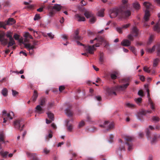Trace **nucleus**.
<instances>
[{
  "label": "nucleus",
  "mask_w": 160,
  "mask_h": 160,
  "mask_svg": "<svg viewBox=\"0 0 160 160\" xmlns=\"http://www.w3.org/2000/svg\"><path fill=\"white\" fill-rule=\"evenodd\" d=\"M128 0H122V4L119 7L111 9L110 11V16L111 18L116 17L119 14L122 18H126L130 16L131 12L128 10L125 11L127 8Z\"/></svg>",
  "instance_id": "f257e3e1"
},
{
  "label": "nucleus",
  "mask_w": 160,
  "mask_h": 160,
  "mask_svg": "<svg viewBox=\"0 0 160 160\" xmlns=\"http://www.w3.org/2000/svg\"><path fill=\"white\" fill-rule=\"evenodd\" d=\"M130 81V78H124L122 79L120 81L121 83H125L122 85H119L113 87L108 90V92L109 95L114 94L116 95V91H123L125 90L129 86V82Z\"/></svg>",
  "instance_id": "f03ea898"
},
{
  "label": "nucleus",
  "mask_w": 160,
  "mask_h": 160,
  "mask_svg": "<svg viewBox=\"0 0 160 160\" xmlns=\"http://www.w3.org/2000/svg\"><path fill=\"white\" fill-rule=\"evenodd\" d=\"M78 45L83 46H84V48L86 51L88 53L91 54H93L94 52L96 50L95 47H98L99 46V43H97L92 46L88 45L85 46V45L78 41L77 42Z\"/></svg>",
  "instance_id": "7ed1b4c3"
},
{
  "label": "nucleus",
  "mask_w": 160,
  "mask_h": 160,
  "mask_svg": "<svg viewBox=\"0 0 160 160\" xmlns=\"http://www.w3.org/2000/svg\"><path fill=\"white\" fill-rule=\"evenodd\" d=\"M143 5L146 9L145 11L144 19L145 21H148L150 16V12L152 8V6L150 3L148 2H144Z\"/></svg>",
  "instance_id": "20e7f679"
},
{
  "label": "nucleus",
  "mask_w": 160,
  "mask_h": 160,
  "mask_svg": "<svg viewBox=\"0 0 160 160\" xmlns=\"http://www.w3.org/2000/svg\"><path fill=\"white\" fill-rule=\"evenodd\" d=\"M99 126L101 128H106V130L103 131L104 132H106L113 128L114 123L113 122L110 123L108 121H105L103 124L100 125Z\"/></svg>",
  "instance_id": "39448f33"
},
{
  "label": "nucleus",
  "mask_w": 160,
  "mask_h": 160,
  "mask_svg": "<svg viewBox=\"0 0 160 160\" xmlns=\"http://www.w3.org/2000/svg\"><path fill=\"white\" fill-rule=\"evenodd\" d=\"M14 125L15 128L20 131H22L24 126L23 120L22 119H18L16 120L14 122Z\"/></svg>",
  "instance_id": "423d86ee"
},
{
  "label": "nucleus",
  "mask_w": 160,
  "mask_h": 160,
  "mask_svg": "<svg viewBox=\"0 0 160 160\" xmlns=\"http://www.w3.org/2000/svg\"><path fill=\"white\" fill-rule=\"evenodd\" d=\"M38 41H33V45H31V44L30 43L24 44L25 47L29 51V53L31 55H32L33 54V49L35 48V46L38 45Z\"/></svg>",
  "instance_id": "0eeeda50"
},
{
  "label": "nucleus",
  "mask_w": 160,
  "mask_h": 160,
  "mask_svg": "<svg viewBox=\"0 0 160 160\" xmlns=\"http://www.w3.org/2000/svg\"><path fill=\"white\" fill-rule=\"evenodd\" d=\"M15 20L13 18H9L7 21L5 22H0V27H3V28L6 29V25H12L15 23Z\"/></svg>",
  "instance_id": "6e6552de"
},
{
  "label": "nucleus",
  "mask_w": 160,
  "mask_h": 160,
  "mask_svg": "<svg viewBox=\"0 0 160 160\" xmlns=\"http://www.w3.org/2000/svg\"><path fill=\"white\" fill-rule=\"evenodd\" d=\"M125 139L126 141V144L128 146V150L130 151L132 149L133 144L131 142L133 140V137L127 136L125 137Z\"/></svg>",
  "instance_id": "1a4fd4ad"
},
{
  "label": "nucleus",
  "mask_w": 160,
  "mask_h": 160,
  "mask_svg": "<svg viewBox=\"0 0 160 160\" xmlns=\"http://www.w3.org/2000/svg\"><path fill=\"white\" fill-rule=\"evenodd\" d=\"M79 32L78 30H77L74 32V34L70 36V39L75 41L81 40L82 38L79 35Z\"/></svg>",
  "instance_id": "9d476101"
},
{
  "label": "nucleus",
  "mask_w": 160,
  "mask_h": 160,
  "mask_svg": "<svg viewBox=\"0 0 160 160\" xmlns=\"http://www.w3.org/2000/svg\"><path fill=\"white\" fill-rule=\"evenodd\" d=\"M5 136L3 132L0 133V149H2V145L3 144H5L6 141L4 140Z\"/></svg>",
  "instance_id": "9b49d317"
},
{
  "label": "nucleus",
  "mask_w": 160,
  "mask_h": 160,
  "mask_svg": "<svg viewBox=\"0 0 160 160\" xmlns=\"http://www.w3.org/2000/svg\"><path fill=\"white\" fill-rule=\"evenodd\" d=\"M147 93H148L147 97L148 98V102L149 103V104L150 105L151 108L152 110H154L155 109V108H154V104L153 102L151 100V98L150 97V94L149 93V91L148 89H147Z\"/></svg>",
  "instance_id": "f8f14e48"
},
{
  "label": "nucleus",
  "mask_w": 160,
  "mask_h": 160,
  "mask_svg": "<svg viewBox=\"0 0 160 160\" xmlns=\"http://www.w3.org/2000/svg\"><path fill=\"white\" fill-rule=\"evenodd\" d=\"M152 112V111L151 110H142L140 111L139 113L138 114V118L139 119H141V116L142 115H145L147 113H151Z\"/></svg>",
  "instance_id": "ddd939ff"
},
{
  "label": "nucleus",
  "mask_w": 160,
  "mask_h": 160,
  "mask_svg": "<svg viewBox=\"0 0 160 160\" xmlns=\"http://www.w3.org/2000/svg\"><path fill=\"white\" fill-rule=\"evenodd\" d=\"M125 147L123 145H121L117 150V153L119 155V158L120 159H121L122 158V156L120 154L121 152L122 151H125Z\"/></svg>",
  "instance_id": "4468645a"
},
{
  "label": "nucleus",
  "mask_w": 160,
  "mask_h": 160,
  "mask_svg": "<svg viewBox=\"0 0 160 160\" xmlns=\"http://www.w3.org/2000/svg\"><path fill=\"white\" fill-rule=\"evenodd\" d=\"M131 44V42L128 39H124L121 42V45L125 47L129 46Z\"/></svg>",
  "instance_id": "2eb2a0df"
},
{
  "label": "nucleus",
  "mask_w": 160,
  "mask_h": 160,
  "mask_svg": "<svg viewBox=\"0 0 160 160\" xmlns=\"http://www.w3.org/2000/svg\"><path fill=\"white\" fill-rule=\"evenodd\" d=\"M38 94L37 91L36 90L34 91L33 93L32 96L31 98V100L32 101L35 102L38 97Z\"/></svg>",
  "instance_id": "dca6fc26"
},
{
  "label": "nucleus",
  "mask_w": 160,
  "mask_h": 160,
  "mask_svg": "<svg viewBox=\"0 0 160 160\" xmlns=\"http://www.w3.org/2000/svg\"><path fill=\"white\" fill-rule=\"evenodd\" d=\"M2 113V117H4L6 119H12V118L11 116L10 113H7L6 110L3 111Z\"/></svg>",
  "instance_id": "f3484780"
},
{
  "label": "nucleus",
  "mask_w": 160,
  "mask_h": 160,
  "mask_svg": "<svg viewBox=\"0 0 160 160\" xmlns=\"http://www.w3.org/2000/svg\"><path fill=\"white\" fill-rule=\"evenodd\" d=\"M75 18L77 19V21L79 22L84 21L86 19L83 16H81L78 14H76L75 15Z\"/></svg>",
  "instance_id": "a211bd4d"
},
{
  "label": "nucleus",
  "mask_w": 160,
  "mask_h": 160,
  "mask_svg": "<svg viewBox=\"0 0 160 160\" xmlns=\"http://www.w3.org/2000/svg\"><path fill=\"white\" fill-rule=\"evenodd\" d=\"M27 155L28 157H32V160H39L38 158L37 155L35 153H31L30 152H27Z\"/></svg>",
  "instance_id": "6ab92c4d"
},
{
  "label": "nucleus",
  "mask_w": 160,
  "mask_h": 160,
  "mask_svg": "<svg viewBox=\"0 0 160 160\" xmlns=\"http://www.w3.org/2000/svg\"><path fill=\"white\" fill-rule=\"evenodd\" d=\"M138 30L136 27H134L132 29L131 33L135 37H137L138 34Z\"/></svg>",
  "instance_id": "aec40b11"
},
{
  "label": "nucleus",
  "mask_w": 160,
  "mask_h": 160,
  "mask_svg": "<svg viewBox=\"0 0 160 160\" xmlns=\"http://www.w3.org/2000/svg\"><path fill=\"white\" fill-rule=\"evenodd\" d=\"M153 29L158 33L160 32V23L159 22L154 26Z\"/></svg>",
  "instance_id": "412c9836"
},
{
  "label": "nucleus",
  "mask_w": 160,
  "mask_h": 160,
  "mask_svg": "<svg viewBox=\"0 0 160 160\" xmlns=\"http://www.w3.org/2000/svg\"><path fill=\"white\" fill-rule=\"evenodd\" d=\"M133 8L136 10H138L140 8V5L139 3L136 1L133 3Z\"/></svg>",
  "instance_id": "4be33fe9"
},
{
  "label": "nucleus",
  "mask_w": 160,
  "mask_h": 160,
  "mask_svg": "<svg viewBox=\"0 0 160 160\" xmlns=\"http://www.w3.org/2000/svg\"><path fill=\"white\" fill-rule=\"evenodd\" d=\"M53 10H55L57 11H60L62 8V6L60 5L55 4L53 6Z\"/></svg>",
  "instance_id": "5701e85b"
},
{
  "label": "nucleus",
  "mask_w": 160,
  "mask_h": 160,
  "mask_svg": "<svg viewBox=\"0 0 160 160\" xmlns=\"http://www.w3.org/2000/svg\"><path fill=\"white\" fill-rule=\"evenodd\" d=\"M65 112L67 115L69 117L72 116L73 114V112L71 110L70 108H68L66 109Z\"/></svg>",
  "instance_id": "b1692460"
},
{
  "label": "nucleus",
  "mask_w": 160,
  "mask_h": 160,
  "mask_svg": "<svg viewBox=\"0 0 160 160\" xmlns=\"http://www.w3.org/2000/svg\"><path fill=\"white\" fill-rule=\"evenodd\" d=\"M99 63L101 64H102L104 62V54L102 52L100 53V57L99 58Z\"/></svg>",
  "instance_id": "393cba45"
},
{
  "label": "nucleus",
  "mask_w": 160,
  "mask_h": 160,
  "mask_svg": "<svg viewBox=\"0 0 160 160\" xmlns=\"http://www.w3.org/2000/svg\"><path fill=\"white\" fill-rule=\"evenodd\" d=\"M97 40H98V41H100L101 42H103L105 41L104 39L102 37H101L100 38L99 37L98 38H96L93 40H91L90 41V42L91 43H92L94 41Z\"/></svg>",
  "instance_id": "a878e982"
},
{
  "label": "nucleus",
  "mask_w": 160,
  "mask_h": 160,
  "mask_svg": "<svg viewBox=\"0 0 160 160\" xmlns=\"http://www.w3.org/2000/svg\"><path fill=\"white\" fill-rule=\"evenodd\" d=\"M47 114L48 115V117L49 119L52 120V121H53L54 119V115L53 113H51L50 112H47Z\"/></svg>",
  "instance_id": "bb28decb"
},
{
  "label": "nucleus",
  "mask_w": 160,
  "mask_h": 160,
  "mask_svg": "<svg viewBox=\"0 0 160 160\" xmlns=\"http://www.w3.org/2000/svg\"><path fill=\"white\" fill-rule=\"evenodd\" d=\"M84 15L87 18H89L92 17L93 14L90 12L86 11L84 13Z\"/></svg>",
  "instance_id": "cd10ccee"
},
{
  "label": "nucleus",
  "mask_w": 160,
  "mask_h": 160,
  "mask_svg": "<svg viewBox=\"0 0 160 160\" xmlns=\"http://www.w3.org/2000/svg\"><path fill=\"white\" fill-rule=\"evenodd\" d=\"M118 72L117 71H115L113 73H111V77L112 79H115L117 78V75H118Z\"/></svg>",
  "instance_id": "c85d7f7f"
},
{
  "label": "nucleus",
  "mask_w": 160,
  "mask_h": 160,
  "mask_svg": "<svg viewBox=\"0 0 160 160\" xmlns=\"http://www.w3.org/2000/svg\"><path fill=\"white\" fill-rule=\"evenodd\" d=\"M104 9H102L98 11V16L100 17H103L104 16Z\"/></svg>",
  "instance_id": "c756f323"
},
{
  "label": "nucleus",
  "mask_w": 160,
  "mask_h": 160,
  "mask_svg": "<svg viewBox=\"0 0 160 160\" xmlns=\"http://www.w3.org/2000/svg\"><path fill=\"white\" fill-rule=\"evenodd\" d=\"M90 18L89 20V22L91 24H93L96 21V18L93 15L92 17H90Z\"/></svg>",
  "instance_id": "7c9ffc66"
},
{
  "label": "nucleus",
  "mask_w": 160,
  "mask_h": 160,
  "mask_svg": "<svg viewBox=\"0 0 160 160\" xmlns=\"http://www.w3.org/2000/svg\"><path fill=\"white\" fill-rule=\"evenodd\" d=\"M2 94L5 97H6L8 95V91L6 88H4L2 91Z\"/></svg>",
  "instance_id": "2f4dec72"
},
{
  "label": "nucleus",
  "mask_w": 160,
  "mask_h": 160,
  "mask_svg": "<svg viewBox=\"0 0 160 160\" xmlns=\"http://www.w3.org/2000/svg\"><path fill=\"white\" fill-rule=\"evenodd\" d=\"M8 153V152H3L2 151L0 152V155L3 158H6Z\"/></svg>",
  "instance_id": "473e14b6"
},
{
  "label": "nucleus",
  "mask_w": 160,
  "mask_h": 160,
  "mask_svg": "<svg viewBox=\"0 0 160 160\" xmlns=\"http://www.w3.org/2000/svg\"><path fill=\"white\" fill-rule=\"evenodd\" d=\"M158 137L156 134L153 135V137L151 139V142L152 144H153L157 141Z\"/></svg>",
  "instance_id": "72a5a7b5"
},
{
  "label": "nucleus",
  "mask_w": 160,
  "mask_h": 160,
  "mask_svg": "<svg viewBox=\"0 0 160 160\" xmlns=\"http://www.w3.org/2000/svg\"><path fill=\"white\" fill-rule=\"evenodd\" d=\"M46 98H41L40 100V104L41 106H43L45 105L46 103Z\"/></svg>",
  "instance_id": "f704fd0d"
},
{
  "label": "nucleus",
  "mask_w": 160,
  "mask_h": 160,
  "mask_svg": "<svg viewBox=\"0 0 160 160\" xmlns=\"http://www.w3.org/2000/svg\"><path fill=\"white\" fill-rule=\"evenodd\" d=\"M125 105L127 107L130 108H133L135 107V105L134 104L129 102H126Z\"/></svg>",
  "instance_id": "c9c22d12"
},
{
  "label": "nucleus",
  "mask_w": 160,
  "mask_h": 160,
  "mask_svg": "<svg viewBox=\"0 0 160 160\" xmlns=\"http://www.w3.org/2000/svg\"><path fill=\"white\" fill-rule=\"evenodd\" d=\"M37 111L39 113H41L43 109L40 105H38L36 108Z\"/></svg>",
  "instance_id": "e433bc0d"
},
{
  "label": "nucleus",
  "mask_w": 160,
  "mask_h": 160,
  "mask_svg": "<svg viewBox=\"0 0 160 160\" xmlns=\"http://www.w3.org/2000/svg\"><path fill=\"white\" fill-rule=\"evenodd\" d=\"M159 62V59L156 58V59H155L153 61V67H156L158 65Z\"/></svg>",
  "instance_id": "4c0bfd02"
},
{
  "label": "nucleus",
  "mask_w": 160,
  "mask_h": 160,
  "mask_svg": "<svg viewBox=\"0 0 160 160\" xmlns=\"http://www.w3.org/2000/svg\"><path fill=\"white\" fill-rule=\"evenodd\" d=\"M155 50V46H153L152 48H147V51L149 53H152Z\"/></svg>",
  "instance_id": "58836bf2"
},
{
  "label": "nucleus",
  "mask_w": 160,
  "mask_h": 160,
  "mask_svg": "<svg viewBox=\"0 0 160 160\" xmlns=\"http://www.w3.org/2000/svg\"><path fill=\"white\" fill-rule=\"evenodd\" d=\"M134 100L137 104H139L142 102V99L141 98H135Z\"/></svg>",
  "instance_id": "ea45409f"
},
{
  "label": "nucleus",
  "mask_w": 160,
  "mask_h": 160,
  "mask_svg": "<svg viewBox=\"0 0 160 160\" xmlns=\"http://www.w3.org/2000/svg\"><path fill=\"white\" fill-rule=\"evenodd\" d=\"M55 103L54 102H49L48 104V108L49 109L54 106Z\"/></svg>",
  "instance_id": "a19ab883"
},
{
  "label": "nucleus",
  "mask_w": 160,
  "mask_h": 160,
  "mask_svg": "<svg viewBox=\"0 0 160 160\" xmlns=\"http://www.w3.org/2000/svg\"><path fill=\"white\" fill-rule=\"evenodd\" d=\"M154 37V35H151L149 39V41L148 42V44H150L152 42L153 39Z\"/></svg>",
  "instance_id": "79ce46f5"
},
{
  "label": "nucleus",
  "mask_w": 160,
  "mask_h": 160,
  "mask_svg": "<svg viewBox=\"0 0 160 160\" xmlns=\"http://www.w3.org/2000/svg\"><path fill=\"white\" fill-rule=\"evenodd\" d=\"M129 49L132 51V52L135 55H136V51L134 47H129Z\"/></svg>",
  "instance_id": "37998d69"
},
{
  "label": "nucleus",
  "mask_w": 160,
  "mask_h": 160,
  "mask_svg": "<svg viewBox=\"0 0 160 160\" xmlns=\"http://www.w3.org/2000/svg\"><path fill=\"white\" fill-rule=\"evenodd\" d=\"M69 121H68L67 123V124L66 126L68 127H67V129L68 131L71 132L72 131V129L73 126L72 125H69L68 126V122Z\"/></svg>",
  "instance_id": "c03bdc74"
},
{
  "label": "nucleus",
  "mask_w": 160,
  "mask_h": 160,
  "mask_svg": "<svg viewBox=\"0 0 160 160\" xmlns=\"http://www.w3.org/2000/svg\"><path fill=\"white\" fill-rule=\"evenodd\" d=\"M133 36H134L131 33L128 36V38L129 40L132 41L134 40Z\"/></svg>",
  "instance_id": "a18cd8bd"
},
{
  "label": "nucleus",
  "mask_w": 160,
  "mask_h": 160,
  "mask_svg": "<svg viewBox=\"0 0 160 160\" xmlns=\"http://www.w3.org/2000/svg\"><path fill=\"white\" fill-rule=\"evenodd\" d=\"M143 69L145 72L148 73H150L151 72V70L149 69V68L146 66L144 67Z\"/></svg>",
  "instance_id": "49530a36"
},
{
  "label": "nucleus",
  "mask_w": 160,
  "mask_h": 160,
  "mask_svg": "<svg viewBox=\"0 0 160 160\" xmlns=\"http://www.w3.org/2000/svg\"><path fill=\"white\" fill-rule=\"evenodd\" d=\"M55 14V12L53 10H52L50 11L49 15L50 17H53Z\"/></svg>",
  "instance_id": "de8ad7c7"
},
{
  "label": "nucleus",
  "mask_w": 160,
  "mask_h": 160,
  "mask_svg": "<svg viewBox=\"0 0 160 160\" xmlns=\"http://www.w3.org/2000/svg\"><path fill=\"white\" fill-rule=\"evenodd\" d=\"M40 16L39 14H36L34 16V20L35 21L36 20H38V19H40Z\"/></svg>",
  "instance_id": "09e8293b"
},
{
  "label": "nucleus",
  "mask_w": 160,
  "mask_h": 160,
  "mask_svg": "<svg viewBox=\"0 0 160 160\" xmlns=\"http://www.w3.org/2000/svg\"><path fill=\"white\" fill-rule=\"evenodd\" d=\"M152 120L153 121L158 122L159 120V118L158 117L153 116L152 117Z\"/></svg>",
  "instance_id": "8fccbe9b"
},
{
  "label": "nucleus",
  "mask_w": 160,
  "mask_h": 160,
  "mask_svg": "<svg viewBox=\"0 0 160 160\" xmlns=\"http://www.w3.org/2000/svg\"><path fill=\"white\" fill-rule=\"evenodd\" d=\"M12 94L13 96H16L18 94V92L13 90H12Z\"/></svg>",
  "instance_id": "3c124183"
},
{
  "label": "nucleus",
  "mask_w": 160,
  "mask_h": 160,
  "mask_svg": "<svg viewBox=\"0 0 160 160\" xmlns=\"http://www.w3.org/2000/svg\"><path fill=\"white\" fill-rule=\"evenodd\" d=\"M138 95L141 97H143L144 96L143 92L142 90H140L138 92Z\"/></svg>",
  "instance_id": "603ef678"
},
{
  "label": "nucleus",
  "mask_w": 160,
  "mask_h": 160,
  "mask_svg": "<svg viewBox=\"0 0 160 160\" xmlns=\"http://www.w3.org/2000/svg\"><path fill=\"white\" fill-rule=\"evenodd\" d=\"M113 136L112 135H110L109 139V142L111 143L113 142Z\"/></svg>",
  "instance_id": "864d4df0"
},
{
  "label": "nucleus",
  "mask_w": 160,
  "mask_h": 160,
  "mask_svg": "<svg viewBox=\"0 0 160 160\" xmlns=\"http://www.w3.org/2000/svg\"><path fill=\"white\" fill-rule=\"evenodd\" d=\"M13 37L16 40H18L20 38V36L17 34H15L13 36Z\"/></svg>",
  "instance_id": "5fc2aeb1"
},
{
  "label": "nucleus",
  "mask_w": 160,
  "mask_h": 160,
  "mask_svg": "<svg viewBox=\"0 0 160 160\" xmlns=\"http://www.w3.org/2000/svg\"><path fill=\"white\" fill-rule=\"evenodd\" d=\"M85 124L84 122L83 121H81L79 123L78 127L79 128H81L83 127Z\"/></svg>",
  "instance_id": "6e6d98bb"
},
{
  "label": "nucleus",
  "mask_w": 160,
  "mask_h": 160,
  "mask_svg": "<svg viewBox=\"0 0 160 160\" xmlns=\"http://www.w3.org/2000/svg\"><path fill=\"white\" fill-rule=\"evenodd\" d=\"M144 24L143 26L144 27H146V28H148L149 27V25L146 22L147 21H145L144 19Z\"/></svg>",
  "instance_id": "4d7b16f0"
},
{
  "label": "nucleus",
  "mask_w": 160,
  "mask_h": 160,
  "mask_svg": "<svg viewBox=\"0 0 160 160\" xmlns=\"http://www.w3.org/2000/svg\"><path fill=\"white\" fill-rule=\"evenodd\" d=\"M52 137V132L51 130L49 131V134L48 136V137L49 138H51Z\"/></svg>",
  "instance_id": "13d9d810"
},
{
  "label": "nucleus",
  "mask_w": 160,
  "mask_h": 160,
  "mask_svg": "<svg viewBox=\"0 0 160 160\" xmlns=\"http://www.w3.org/2000/svg\"><path fill=\"white\" fill-rule=\"evenodd\" d=\"M65 88V87L64 86H60L59 88V91L61 92L62 91L64 90Z\"/></svg>",
  "instance_id": "bf43d9fd"
},
{
  "label": "nucleus",
  "mask_w": 160,
  "mask_h": 160,
  "mask_svg": "<svg viewBox=\"0 0 160 160\" xmlns=\"http://www.w3.org/2000/svg\"><path fill=\"white\" fill-rule=\"evenodd\" d=\"M47 35L51 39H53L54 38V35H52V33H48Z\"/></svg>",
  "instance_id": "052dcab7"
},
{
  "label": "nucleus",
  "mask_w": 160,
  "mask_h": 160,
  "mask_svg": "<svg viewBox=\"0 0 160 160\" xmlns=\"http://www.w3.org/2000/svg\"><path fill=\"white\" fill-rule=\"evenodd\" d=\"M13 72L16 73L18 74L19 73L22 74L24 73V71L23 70H21L19 72H18L17 71H14Z\"/></svg>",
  "instance_id": "680f3d73"
},
{
  "label": "nucleus",
  "mask_w": 160,
  "mask_h": 160,
  "mask_svg": "<svg viewBox=\"0 0 160 160\" xmlns=\"http://www.w3.org/2000/svg\"><path fill=\"white\" fill-rule=\"evenodd\" d=\"M53 6H51L50 5H48L47 6V9L50 11V10H53Z\"/></svg>",
  "instance_id": "e2e57ef3"
},
{
  "label": "nucleus",
  "mask_w": 160,
  "mask_h": 160,
  "mask_svg": "<svg viewBox=\"0 0 160 160\" xmlns=\"http://www.w3.org/2000/svg\"><path fill=\"white\" fill-rule=\"evenodd\" d=\"M50 152L49 150H48L47 148H45L43 150V152L46 154H47Z\"/></svg>",
  "instance_id": "0e129e2a"
},
{
  "label": "nucleus",
  "mask_w": 160,
  "mask_h": 160,
  "mask_svg": "<svg viewBox=\"0 0 160 160\" xmlns=\"http://www.w3.org/2000/svg\"><path fill=\"white\" fill-rule=\"evenodd\" d=\"M130 25V24H127L125 25H124L122 26V28H126L128 27Z\"/></svg>",
  "instance_id": "69168bd1"
},
{
  "label": "nucleus",
  "mask_w": 160,
  "mask_h": 160,
  "mask_svg": "<svg viewBox=\"0 0 160 160\" xmlns=\"http://www.w3.org/2000/svg\"><path fill=\"white\" fill-rule=\"evenodd\" d=\"M9 2H4L2 4L4 5V7H7L9 5Z\"/></svg>",
  "instance_id": "338daca9"
},
{
  "label": "nucleus",
  "mask_w": 160,
  "mask_h": 160,
  "mask_svg": "<svg viewBox=\"0 0 160 160\" xmlns=\"http://www.w3.org/2000/svg\"><path fill=\"white\" fill-rule=\"evenodd\" d=\"M140 78L141 81L143 82L145 80V77L143 76L140 75Z\"/></svg>",
  "instance_id": "774afa93"
}]
</instances>
